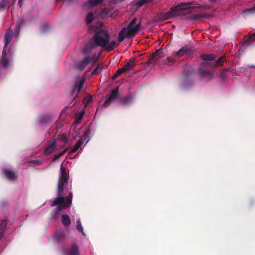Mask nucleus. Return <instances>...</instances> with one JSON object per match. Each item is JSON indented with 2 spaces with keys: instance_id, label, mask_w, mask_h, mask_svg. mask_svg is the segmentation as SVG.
<instances>
[{
  "instance_id": "obj_1",
  "label": "nucleus",
  "mask_w": 255,
  "mask_h": 255,
  "mask_svg": "<svg viewBox=\"0 0 255 255\" xmlns=\"http://www.w3.org/2000/svg\"><path fill=\"white\" fill-rule=\"evenodd\" d=\"M60 170L61 175L59 176L58 180V196L53 200L51 204V207L57 206L55 211V213L57 215L62 210L71 206L72 198L71 193L65 197H64L63 195L64 186L65 184L68 182L69 179V171L63 167V163L61 165Z\"/></svg>"
},
{
  "instance_id": "obj_2",
  "label": "nucleus",
  "mask_w": 255,
  "mask_h": 255,
  "mask_svg": "<svg viewBox=\"0 0 255 255\" xmlns=\"http://www.w3.org/2000/svg\"><path fill=\"white\" fill-rule=\"evenodd\" d=\"M195 3L194 1L188 2H181L177 6L172 7L170 10L162 15V19L166 20L171 19L175 16H179L181 14V12L186 10H189L195 8H200L203 9H209L211 7L208 5H198L197 6L191 7L193 4Z\"/></svg>"
},
{
  "instance_id": "obj_3",
  "label": "nucleus",
  "mask_w": 255,
  "mask_h": 255,
  "mask_svg": "<svg viewBox=\"0 0 255 255\" xmlns=\"http://www.w3.org/2000/svg\"><path fill=\"white\" fill-rule=\"evenodd\" d=\"M201 58L204 61L198 68V72L201 78L211 80L214 77V73L209 69L214 68L213 61L216 57L212 54H202Z\"/></svg>"
},
{
  "instance_id": "obj_4",
  "label": "nucleus",
  "mask_w": 255,
  "mask_h": 255,
  "mask_svg": "<svg viewBox=\"0 0 255 255\" xmlns=\"http://www.w3.org/2000/svg\"><path fill=\"white\" fill-rule=\"evenodd\" d=\"M137 22V19H132L127 28L123 27L119 32L118 35V40L119 42H122L125 37L127 38H133L141 28V23L135 25Z\"/></svg>"
},
{
  "instance_id": "obj_5",
  "label": "nucleus",
  "mask_w": 255,
  "mask_h": 255,
  "mask_svg": "<svg viewBox=\"0 0 255 255\" xmlns=\"http://www.w3.org/2000/svg\"><path fill=\"white\" fill-rule=\"evenodd\" d=\"M109 33L107 31L99 30L96 31L91 40L95 47L101 46L104 48L109 43Z\"/></svg>"
},
{
  "instance_id": "obj_6",
  "label": "nucleus",
  "mask_w": 255,
  "mask_h": 255,
  "mask_svg": "<svg viewBox=\"0 0 255 255\" xmlns=\"http://www.w3.org/2000/svg\"><path fill=\"white\" fill-rule=\"evenodd\" d=\"M54 116L50 113L40 114L37 116L36 121L41 126H45L51 123Z\"/></svg>"
},
{
  "instance_id": "obj_7",
  "label": "nucleus",
  "mask_w": 255,
  "mask_h": 255,
  "mask_svg": "<svg viewBox=\"0 0 255 255\" xmlns=\"http://www.w3.org/2000/svg\"><path fill=\"white\" fill-rule=\"evenodd\" d=\"M95 58L96 55H94L92 57H86L83 60L77 64L76 67L77 69L82 70L85 69L90 62L95 60Z\"/></svg>"
},
{
  "instance_id": "obj_8",
  "label": "nucleus",
  "mask_w": 255,
  "mask_h": 255,
  "mask_svg": "<svg viewBox=\"0 0 255 255\" xmlns=\"http://www.w3.org/2000/svg\"><path fill=\"white\" fill-rule=\"evenodd\" d=\"M118 96V87L112 90L109 97L104 102L102 106L107 107L111 103L115 100Z\"/></svg>"
},
{
  "instance_id": "obj_9",
  "label": "nucleus",
  "mask_w": 255,
  "mask_h": 255,
  "mask_svg": "<svg viewBox=\"0 0 255 255\" xmlns=\"http://www.w3.org/2000/svg\"><path fill=\"white\" fill-rule=\"evenodd\" d=\"M163 51L161 49H159L153 53L148 59V64H152L155 62L157 60V57H162Z\"/></svg>"
},
{
  "instance_id": "obj_10",
  "label": "nucleus",
  "mask_w": 255,
  "mask_h": 255,
  "mask_svg": "<svg viewBox=\"0 0 255 255\" xmlns=\"http://www.w3.org/2000/svg\"><path fill=\"white\" fill-rule=\"evenodd\" d=\"M56 141L55 140L49 142L44 150V154L45 155L50 154L56 149Z\"/></svg>"
},
{
  "instance_id": "obj_11",
  "label": "nucleus",
  "mask_w": 255,
  "mask_h": 255,
  "mask_svg": "<svg viewBox=\"0 0 255 255\" xmlns=\"http://www.w3.org/2000/svg\"><path fill=\"white\" fill-rule=\"evenodd\" d=\"M192 50V48L191 46L185 45L176 52V56L177 57H180L185 54L189 53Z\"/></svg>"
},
{
  "instance_id": "obj_12",
  "label": "nucleus",
  "mask_w": 255,
  "mask_h": 255,
  "mask_svg": "<svg viewBox=\"0 0 255 255\" xmlns=\"http://www.w3.org/2000/svg\"><path fill=\"white\" fill-rule=\"evenodd\" d=\"M133 101V96L130 93L120 99V104L124 105L130 104Z\"/></svg>"
},
{
  "instance_id": "obj_13",
  "label": "nucleus",
  "mask_w": 255,
  "mask_h": 255,
  "mask_svg": "<svg viewBox=\"0 0 255 255\" xmlns=\"http://www.w3.org/2000/svg\"><path fill=\"white\" fill-rule=\"evenodd\" d=\"M65 255H79V249L76 244H72L69 248Z\"/></svg>"
},
{
  "instance_id": "obj_14",
  "label": "nucleus",
  "mask_w": 255,
  "mask_h": 255,
  "mask_svg": "<svg viewBox=\"0 0 255 255\" xmlns=\"http://www.w3.org/2000/svg\"><path fill=\"white\" fill-rule=\"evenodd\" d=\"M84 83V80L83 79L81 80L79 82L76 81L75 83V85L72 88L71 92L70 95L71 96H73L76 91L77 90V93L79 92L82 87L83 86Z\"/></svg>"
},
{
  "instance_id": "obj_15",
  "label": "nucleus",
  "mask_w": 255,
  "mask_h": 255,
  "mask_svg": "<svg viewBox=\"0 0 255 255\" xmlns=\"http://www.w3.org/2000/svg\"><path fill=\"white\" fill-rule=\"evenodd\" d=\"M8 51L9 50H6L5 48H3L1 63L5 68H7L9 66V60L6 58L7 54Z\"/></svg>"
},
{
  "instance_id": "obj_16",
  "label": "nucleus",
  "mask_w": 255,
  "mask_h": 255,
  "mask_svg": "<svg viewBox=\"0 0 255 255\" xmlns=\"http://www.w3.org/2000/svg\"><path fill=\"white\" fill-rule=\"evenodd\" d=\"M13 36V32L11 30L9 29L6 32L4 36V46L3 48H5V49L7 50V46L9 43L10 42Z\"/></svg>"
},
{
  "instance_id": "obj_17",
  "label": "nucleus",
  "mask_w": 255,
  "mask_h": 255,
  "mask_svg": "<svg viewBox=\"0 0 255 255\" xmlns=\"http://www.w3.org/2000/svg\"><path fill=\"white\" fill-rule=\"evenodd\" d=\"M136 65L134 58H131L128 62L125 64L123 67L125 69L126 72H128L132 70Z\"/></svg>"
},
{
  "instance_id": "obj_18",
  "label": "nucleus",
  "mask_w": 255,
  "mask_h": 255,
  "mask_svg": "<svg viewBox=\"0 0 255 255\" xmlns=\"http://www.w3.org/2000/svg\"><path fill=\"white\" fill-rule=\"evenodd\" d=\"M212 17V15L207 14H194L191 16L190 19L192 20H197L202 18L209 19Z\"/></svg>"
},
{
  "instance_id": "obj_19",
  "label": "nucleus",
  "mask_w": 255,
  "mask_h": 255,
  "mask_svg": "<svg viewBox=\"0 0 255 255\" xmlns=\"http://www.w3.org/2000/svg\"><path fill=\"white\" fill-rule=\"evenodd\" d=\"M66 235L64 231L56 232L54 234V239L57 242L62 241L65 238Z\"/></svg>"
},
{
  "instance_id": "obj_20",
  "label": "nucleus",
  "mask_w": 255,
  "mask_h": 255,
  "mask_svg": "<svg viewBox=\"0 0 255 255\" xmlns=\"http://www.w3.org/2000/svg\"><path fill=\"white\" fill-rule=\"evenodd\" d=\"M3 171L5 176L9 180H14L17 178V176L13 171L9 169H4Z\"/></svg>"
},
{
  "instance_id": "obj_21",
  "label": "nucleus",
  "mask_w": 255,
  "mask_h": 255,
  "mask_svg": "<svg viewBox=\"0 0 255 255\" xmlns=\"http://www.w3.org/2000/svg\"><path fill=\"white\" fill-rule=\"evenodd\" d=\"M7 221L5 220H0V239L3 236L4 232L6 230Z\"/></svg>"
},
{
  "instance_id": "obj_22",
  "label": "nucleus",
  "mask_w": 255,
  "mask_h": 255,
  "mask_svg": "<svg viewBox=\"0 0 255 255\" xmlns=\"http://www.w3.org/2000/svg\"><path fill=\"white\" fill-rule=\"evenodd\" d=\"M96 47L93 43L92 40H90L88 44L84 48L83 50V53L85 54L89 53L92 49L95 48Z\"/></svg>"
},
{
  "instance_id": "obj_23",
  "label": "nucleus",
  "mask_w": 255,
  "mask_h": 255,
  "mask_svg": "<svg viewBox=\"0 0 255 255\" xmlns=\"http://www.w3.org/2000/svg\"><path fill=\"white\" fill-rule=\"evenodd\" d=\"M119 45V43H117L115 41H112L109 43L104 47L107 51L113 50L115 48Z\"/></svg>"
},
{
  "instance_id": "obj_24",
  "label": "nucleus",
  "mask_w": 255,
  "mask_h": 255,
  "mask_svg": "<svg viewBox=\"0 0 255 255\" xmlns=\"http://www.w3.org/2000/svg\"><path fill=\"white\" fill-rule=\"evenodd\" d=\"M61 219L63 224L66 227L69 226V225L71 224V219L69 216H68L67 214L62 215L61 217Z\"/></svg>"
},
{
  "instance_id": "obj_25",
  "label": "nucleus",
  "mask_w": 255,
  "mask_h": 255,
  "mask_svg": "<svg viewBox=\"0 0 255 255\" xmlns=\"http://www.w3.org/2000/svg\"><path fill=\"white\" fill-rule=\"evenodd\" d=\"M225 60V56H223L219 58L216 61L213 62V66L214 68L218 66H223V63Z\"/></svg>"
},
{
  "instance_id": "obj_26",
  "label": "nucleus",
  "mask_w": 255,
  "mask_h": 255,
  "mask_svg": "<svg viewBox=\"0 0 255 255\" xmlns=\"http://www.w3.org/2000/svg\"><path fill=\"white\" fill-rule=\"evenodd\" d=\"M229 68H224L220 74V78L222 81H224L227 79V72L229 71Z\"/></svg>"
},
{
  "instance_id": "obj_27",
  "label": "nucleus",
  "mask_w": 255,
  "mask_h": 255,
  "mask_svg": "<svg viewBox=\"0 0 255 255\" xmlns=\"http://www.w3.org/2000/svg\"><path fill=\"white\" fill-rule=\"evenodd\" d=\"M83 144V140L82 139H80L76 143V144L74 145V147L71 149L70 151V153H74L78 150V149L80 147V146Z\"/></svg>"
},
{
  "instance_id": "obj_28",
  "label": "nucleus",
  "mask_w": 255,
  "mask_h": 255,
  "mask_svg": "<svg viewBox=\"0 0 255 255\" xmlns=\"http://www.w3.org/2000/svg\"><path fill=\"white\" fill-rule=\"evenodd\" d=\"M103 65L99 64L96 68L92 71V75H96L101 73L103 70Z\"/></svg>"
},
{
  "instance_id": "obj_29",
  "label": "nucleus",
  "mask_w": 255,
  "mask_h": 255,
  "mask_svg": "<svg viewBox=\"0 0 255 255\" xmlns=\"http://www.w3.org/2000/svg\"><path fill=\"white\" fill-rule=\"evenodd\" d=\"M57 140L62 141L64 144H66L68 142V138L65 134H60L57 136Z\"/></svg>"
},
{
  "instance_id": "obj_30",
  "label": "nucleus",
  "mask_w": 255,
  "mask_h": 255,
  "mask_svg": "<svg viewBox=\"0 0 255 255\" xmlns=\"http://www.w3.org/2000/svg\"><path fill=\"white\" fill-rule=\"evenodd\" d=\"M193 72V68L190 65H186L184 69V73L187 76L191 75Z\"/></svg>"
},
{
  "instance_id": "obj_31",
  "label": "nucleus",
  "mask_w": 255,
  "mask_h": 255,
  "mask_svg": "<svg viewBox=\"0 0 255 255\" xmlns=\"http://www.w3.org/2000/svg\"><path fill=\"white\" fill-rule=\"evenodd\" d=\"M103 2V0H90L88 3L90 7H94Z\"/></svg>"
},
{
  "instance_id": "obj_32",
  "label": "nucleus",
  "mask_w": 255,
  "mask_h": 255,
  "mask_svg": "<svg viewBox=\"0 0 255 255\" xmlns=\"http://www.w3.org/2000/svg\"><path fill=\"white\" fill-rule=\"evenodd\" d=\"M94 18V14L92 12L89 13L86 17V22L87 24H90Z\"/></svg>"
},
{
  "instance_id": "obj_33",
  "label": "nucleus",
  "mask_w": 255,
  "mask_h": 255,
  "mask_svg": "<svg viewBox=\"0 0 255 255\" xmlns=\"http://www.w3.org/2000/svg\"><path fill=\"white\" fill-rule=\"evenodd\" d=\"M68 148L65 149L62 151H61L59 154L55 155L52 159V161H55L57 160V159H58L60 157L63 156L68 151Z\"/></svg>"
},
{
  "instance_id": "obj_34",
  "label": "nucleus",
  "mask_w": 255,
  "mask_h": 255,
  "mask_svg": "<svg viewBox=\"0 0 255 255\" xmlns=\"http://www.w3.org/2000/svg\"><path fill=\"white\" fill-rule=\"evenodd\" d=\"M76 228H77V230L78 231H79L80 232H81L83 235L85 236V234L83 231V229L82 227L81 223L80 220H78L77 221Z\"/></svg>"
},
{
  "instance_id": "obj_35",
  "label": "nucleus",
  "mask_w": 255,
  "mask_h": 255,
  "mask_svg": "<svg viewBox=\"0 0 255 255\" xmlns=\"http://www.w3.org/2000/svg\"><path fill=\"white\" fill-rule=\"evenodd\" d=\"M255 41V32L251 34L248 39L247 40L246 42L248 44H250L252 42Z\"/></svg>"
},
{
  "instance_id": "obj_36",
  "label": "nucleus",
  "mask_w": 255,
  "mask_h": 255,
  "mask_svg": "<svg viewBox=\"0 0 255 255\" xmlns=\"http://www.w3.org/2000/svg\"><path fill=\"white\" fill-rule=\"evenodd\" d=\"M150 1V0H140L137 2L136 5L139 7H141L143 5L149 3Z\"/></svg>"
},
{
  "instance_id": "obj_37",
  "label": "nucleus",
  "mask_w": 255,
  "mask_h": 255,
  "mask_svg": "<svg viewBox=\"0 0 255 255\" xmlns=\"http://www.w3.org/2000/svg\"><path fill=\"white\" fill-rule=\"evenodd\" d=\"M109 13V9L105 8L103 9L101 11V15L102 17H106Z\"/></svg>"
},
{
  "instance_id": "obj_38",
  "label": "nucleus",
  "mask_w": 255,
  "mask_h": 255,
  "mask_svg": "<svg viewBox=\"0 0 255 255\" xmlns=\"http://www.w3.org/2000/svg\"><path fill=\"white\" fill-rule=\"evenodd\" d=\"M116 75H118L119 76L121 74L124 73V72H126V71H125V69L124 68V67H123L122 68H119L117 71H116Z\"/></svg>"
},
{
  "instance_id": "obj_39",
  "label": "nucleus",
  "mask_w": 255,
  "mask_h": 255,
  "mask_svg": "<svg viewBox=\"0 0 255 255\" xmlns=\"http://www.w3.org/2000/svg\"><path fill=\"white\" fill-rule=\"evenodd\" d=\"M246 12H251V13H254L255 12V5L253 7L249 8V9H248L247 10H246Z\"/></svg>"
},
{
  "instance_id": "obj_40",
  "label": "nucleus",
  "mask_w": 255,
  "mask_h": 255,
  "mask_svg": "<svg viewBox=\"0 0 255 255\" xmlns=\"http://www.w3.org/2000/svg\"><path fill=\"white\" fill-rule=\"evenodd\" d=\"M167 60L169 63H172L174 61V60L173 58L170 57H168L167 58Z\"/></svg>"
},
{
  "instance_id": "obj_41",
  "label": "nucleus",
  "mask_w": 255,
  "mask_h": 255,
  "mask_svg": "<svg viewBox=\"0 0 255 255\" xmlns=\"http://www.w3.org/2000/svg\"><path fill=\"white\" fill-rule=\"evenodd\" d=\"M5 6L4 2H1L0 3V7L1 8H4Z\"/></svg>"
},
{
  "instance_id": "obj_42",
  "label": "nucleus",
  "mask_w": 255,
  "mask_h": 255,
  "mask_svg": "<svg viewBox=\"0 0 255 255\" xmlns=\"http://www.w3.org/2000/svg\"><path fill=\"white\" fill-rule=\"evenodd\" d=\"M18 5L20 7H21L22 5V0H18Z\"/></svg>"
},
{
  "instance_id": "obj_43",
  "label": "nucleus",
  "mask_w": 255,
  "mask_h": 255,
  "mask_svg": "<svg viewBox=\"0 0 255 255\" xmlns=\"http://www.w3.org/2000/svg\"><path fill=\"white\" fill-rule=\"evenodd\" d=\"M118 76H119V75H116V72H115V73L112 76V79H115Z\"/></svg>"
},
{
  "instance_id": "obj_44",
  "label": "nucleus",
  "mask_w": 255,
  "mask_h": 255,
  "mask_svg": "<svg viewBox=\"0 0 255 255\" xmlns=\"http://www.w3.org/2000/svg\"><path fill=\"white\" fill-rule=\"evenodd\" d=\"M13 1V4H14L15 3L16 0H12Z\"/></svg>"
},
{
  "instance_id": "obj_45",
  "label": "nucleus",
  "mask_w": 255,
  "mask_h": 255,
  "mask_svg": "<svg viewBox=\"0 0 255 255\" xmlns=\"http://www.w3.org/2000/svg\"><path fill=\"white\" fill-rule=\"evenodd\" d=\"M250 67H251V68H255V66H253V65H252V66H250Z\"/></svg>"
},
{
  "instance_id": "obj_46",
  "label": "nucleus",
  "mask_w": 255,
  "mask_h": 255,
  "mask_svg": "<svg viewBox=\"0 0 255 255\" xmlns=\"http://www.w3.org/2000/svg\"><path fill=\"white\" fill-rule=\"evenodd\" d=\"M89 100H92V97H91L90 98Z\"/></svg>"
},
{
  "instance_id": "obj_47",
  "label": "nucleus",
  "mask_w": 255,
  "mask_h": 255,
  "mask_svg": "<svg viewBox=\"0 0 255 255\" xmlns=\"http://www.w3.org/2000/svg\"><path fill=\"white\" fill-rule=\"evenodd\" d=\"M60 0H56V1L57 2H58L59 1H60Z\"/></svg>"
},
{
  "instance_id": "obj_48",
  "label": "nucleus",
  "mask_w": 255,
  "mask_h": 255,
  "mask_svg": "<svg viewBox=\"0 0 255 255\" xmlns=\"http://www.w3.org/2000/svg\"><path fill=\"white\" fill-rule=\"evenodd\" d=\"M185 86H186V87L187 86V85L186 83H185Z\"/></svg>"
}]
</instances>
